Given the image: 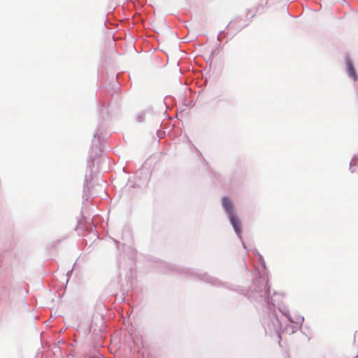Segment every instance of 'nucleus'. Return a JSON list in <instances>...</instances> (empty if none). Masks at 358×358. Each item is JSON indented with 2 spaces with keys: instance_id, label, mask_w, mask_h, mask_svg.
Instances as JSON below:
<instances>
[{
  "instance_id": "1",
  "label": "nucleus",
  "mask_w": 358,
  "mask_h": 358,
  "mask_svg": "<svg viewBox=\"0 0 358 358\" xmlns=\"http://www.w3.org/2000/svg\"><path fill=\"white\" fill-rule=\"evenodd\" d=\"M222 203L224 210L228 214L230 222L232 224L236 233L240 236L242 232L241 223L234 212V206L232 202L228 197L224 196L222 199Z\"/></svg>"
},
{
  "instance_id": "2",
  "label": "nucleus",
  "mask_w": 358,
  "mask_h": 358,
  "mask_svg": "<svg viewBox=\"0 0 358 358\" xmlns=\"http://www.w3.org/2000/svg\"><path fill=\"white\" fill-rule=\"evenodd\" d=\"M347 70L351 77H352L355 80L356 79V73L355 68L352 65V64L350 62H348L347 63Z\"/></svg>"
}]
</instances>
